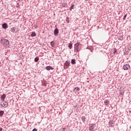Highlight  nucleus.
<instances>
[{"instance_id": "nucleus-12", "label": "nucleus", "mask_w": 131, "mask_h": 131, "mask_svg": "<svg viewBox=\"0 0 131 131\" xmlns=\"http://www.w3.org/2000/svg\"><path fill=\"white\" fill-rule=\"evenodd\" d=\"M5 99H6V94H4L1 96V100L5 101Z\"/></svg>"}, {"instance_id": "nucleus-11", "label": "nucleus", "mask_w": 131, "mask_h": 131, "mask_svg": "<svg viewBox=\"0 0 131 131\" xmlns=\"http://www.w3.org/2000/svg\"><path fill=\"white\" fill-rule=\"evenodd\" d=\"M118 39H119V40H123V36L121 35L118 36Z\"/></svg>"}, {"instance_id": "nucleus-13", "label": "nucleus", "mask_w": 131, "mask_h": 131, "mask_svg": "<svg viewBox=\"0 0 131 131\" xmlns=\"http://www.w3.org/2000/svg\"><path fill=\"white\" fill-rule=\"evenodd\" d=\"M80 91V89L78 87H76L74 89V91L76 92V93H77V92H79Z\"/></svg>"}, {"instance_id": "nucleus-25", "label": "nucleus", "mask_w": 131, "mask_h": 131, "mask_svg": "<svg viewBox=\"0 0 131 131\" xmlns=\"http://www.w3.org/2000/svg\"><path fill=\"white\" fill-rule=\"evenodd\" d=\"M114 54H116V50H115V51L114 52Z\"/></svg>"}, {"instance_id": "nucleus-27", "label": "nucleus", "mask_w": 131, "mask_h": 131, "mask_svg": "<svg viewBox=\"0 0 131 131\" xmlns=\"http://www.w3.org/2000/svg\"><path fill=\"white\" fill-rule=\"evenodd\" d=\"M66 128H63V131H65Z\"/></svg>"}, {"instance_id": "nucleus-9", "label": "nucleus", "mask_w": 131, "mask_h": 131, "mask_svg": "<svg viewBox=\"0 0 131 131\" xmlns=\"http://www.w3.org/2000/svg\"><path fill=\"white\" fill-rule=\"evenodd\" d=\"M2 28H3V29H7V28H8V24H7V23L3 24Z\"/></svg>"}, {"instance_id": "nucleus-10", "label": "nucleus", "mask_w": 131, "mask_h": 131, "mask_svg": "<svg viewBox=\"0 0 131 131\" xmlns=\"http://www.w3.org/2000/svg\"><path fill=\"white\" fill-rule=\"evenodd\" d=\"M46 70L50 71V70H54V68L52 67V66H47L46 67Z\"/></svg>"}, {"instance_id": "nucleus-18", "label": "nucleus", "mask_w": 131, "mask_h": 131, "mask_svg": "<svg viewBox=\"0 0 131 131\" xmlns=\"http://www.w3.org/2000/svg\"><path fill=\"white\" fill-rule=\"evenodd\" d=\"M68 48H70V49H72V43H69L68 45Z\"/></svg>"}, {"instance_id": "nucleus-7", "label": "nucleus", "mask_w": 131, "mask_h": 131, "mask_svg": "<svg viewBox=\"0 0 131 131\" xmlns=\"http://www.w3.org/2000/svg\"><path fill=\"white\" fill-rule=\"evenodd\" d=\"M128 68H129V64H125L123 67V69L124 70H128Z\"/></svg>"}, {"instance_id": "nucleus-16", "label": "nucleus", "mask_w": 131, "mask_h": 131, "mask_svg": "<svg viewBox=\"0 0 131 131\" xmlns=\"http://www.w3.org/2000/svg\"><path fill=\"white\" fill-rule=\"evenodd\" d=\"M81 119H82V121L83 123H84L85 122V119H86V118H85V116H82L81 117Z\"/></svg>"}, {"instance_id": "nucleus-28", "label": "nucleus", "mask_w": 131, "mask_h": 131, "mask_svg": "<svg viewBox=\"0 0 131 131\" xmlns=\"http://www.w3.org/2000/svg\"><path fill=\"white\" fill-rule=\"evenodd\" d=\"M85 1H89V0H85Z\"/></svg>"}, {"instance_id": "nucleus-22", "label": "nucleus", "mask_w": 131, "mask_h": 131, "mask_svg": "<svg viewBox=\"0 0 131 131\" xmlns=\"http://www.w3.org/2000/svg\"><path fill=\"white\" fill-rule=\"evenodd\" d=\"M127 16V14H126L123 17V21H124V20H125V19L126 18V17Z\"/></svg>"}, {"instance_id": "nucleus-5", "label": "nucleus", "mask_w": 131, "mask_h": 131, "mask_svg": "<svg viewBox=\"0 0 131 131\" xmlns=\"http://www.w3.org/2000/svg\"><path fill=\"white\" fill-rule=\"evenodd\" d=\"M18 31H19V30L18 29H17V28H16V27H12L11 28V32L12 33H16V32H18Z\"/></svg>"}, {"instance_id": "nucleus-14", "label": "nucleus", "mask_w": 131, "mask_h": 131, "mask_svg": "<svg viewBox=\"0 0 131 131\" xmlns=\"http://www.w3.org/2000/svg\"><path fill=\"white\" fill-rule=\"evenodd\" d=\"M31 36H32V37H34V36H36V34L35 32H33L31 34Z\"/></svg>"}, {"instance_id": "nucleus-6", "label": "nucleus", "mask_w": 131, "mask_h": 131, "mask_svg": "<svg viewBox=\"0 0 131 131\" xmlns=\"http://www.w3.org/2000/svg\"><path fill=\"white\" fill-rule=\"evenodd\" d=\"M54 34L56 36H57V35H58V34H59V30L58 29V28H56L54 30Z\"/></svg>"}, {"instance_id": "nucleus-4", "label": "nucleus", "mask_w": 131, "mask_h": 131, "mask_svg": "<svg viewBox=\"0 0 131 131\" xmlns=\"http://www.w3.org/2000/svg\"><path fill=\"white\" fill-rule=\"evenodd\" d=\"M69 66H70V62L66 61L63 66L64 69H67Z\"/></svg>"}, {"instance_id": "nucleus-17", "label": "nucleus", "mask_w": 131, "mask_h": 131, "mask_svg": "<svg viewBox=\"0 0 131 131\" xmlns=\"http://www.w3.org/2000/svg\"><path fill=\"white\" fill-rule=\"evenodd\" d=\"M73 9H74V5L72 4L71 7L70 8V10L72 11V10H73Z\"/></svg>"}, {"instance_id": "nucleus-21", "label": "nucleus", "mask_w": 131, "mask_h": 131, "mask_svg": "<svg viewBox=\"0 0 131 131\" xmlns=\"http://www.w3.org/2000/svg\"><path fill=\"white\" fill-rule=\"evenodd\" d=\"M110 102L108 100H105L104 101V104L105 105H108V104H109Z\"/></svg>"}, {"instance_id": "nucleus-20", "label": "nucleus", "mask_w": 131, "mask_h": 131, "mask_svg": "<svg viewBox=\"0 0 131 131\" xmlns=\"http://www.w3.org/2000/svg\"><path fill=\"white\" fill-rule=\"evenodd\" d=\"M71 63L73 64H76V62H75V59H72Z\"/></svg>"}, {"instance_id": "nucleus-1", "label": "nucleus", "mask_w": 131, "mask_h": 131, "mask_svg": "<svg viewBox=\"0 0 131 131\" xmlns=\"http://www.w3.org/2000/svg\"><path fill=\"white\" fill-rule=\"evenodd\" d=\"M1 42L4 47H8L10 44V41H9V40L4 38L1 40Z\"/></svg>"}, {"instance_id": "nucleus-3", "label": "nucleus", "mask_w": 131, "mask_h": 131, "mask_svg": "<svg viewBox=\"0 0 131 131\" xmlns=\"http://www.w3.org/2000/svg\"><path fill=\"white\" fill-rule=\"evenodd\" d=\"M1 105L2 107H4V108H7V107H8V106H9V103H8V102L2 101L1 102Z\"/></svg>"}, {"instance_id": "nucleus-19", "label": "nucleus", "mask_w": 131, "mask_h": 131, "mask_svg": "<svg viewBox=\"0 0 131 131\" xmlns=\"http://www.w3.org/2000/svg\"><path fill=\"white\" fill-rule=\"evenodd\" d=\"M39 60V58H38V57H36L34 58L35 62H38Z\"/></svg>"}, {"instance_id": "nucleus-2", "label": "nucleus", "mask_w": 131, "mask_h": 131, "mask_svg": "<svg viewBox=\"0 0 131 131\" xmlns=\"http://www.w3.org/2000/svg\"><path fill=\"white\" fill-rule=\"evenodd\" d=\"M80 45V42H77L75 44V45H74V53H77V52H78L79 47Z\"/></svg>"}, {"instance_id": "nucleus-23", "label": "nucleus", "mask_w": 131, "mask_h": 131, "mask_svg": "<svg viewBox=\"0 0 131 131\" xmlns=\"http://www.w3.org/2000/svg\"><path fill=\"white\" fill-rule=\"evenodd\" d=\"M51 47H53V48H54V46L55 45V43L52 41L51 42V43H50Z\"/></svg>"}, {"instance_id": "nucleus-8", "label": "nucleus", "mask_w": 131, "mask_h": 131, "mask_svg": "<svg viewBox=\"0 0 131 131\" xmlns=\"http://www.w3.org/2000/svg\"><path fill=\"white\" fill-rule=\"evenodd\" d=\"M94 127H95V124H91L90 125L89 130H93L94 129Z\"/></svg>"}, {"instance_id": "nucleus-26", "label": "nucleus", "mask_w": 131, "mask_h": 131, "mask_svg": "<svg viewBox=\"0 0 131 131\" xmlns=\"http://www.w3.org/2000/svg\"><path fill=\"white\" fill-rule=\"evenodd\" d=\"M0 131H3V128H0Z\"/></svg>"}, {"instance_id": "nucleus-15", "label": "nucleus", "mask_w": 131, "mask_h": 131, "mask_svg": "<svg viewBox=\"0 0 131 131\" xmlns=\"http://www.w3.org/2000/svg\"><path fill=\"white\" fill-rule=\"evenodd\" d=\"M4 113H5V112L3 111H0V117H3Z\"/></svg>"}, {"instance_id": "nucleus-24", "label": "nucleus", "mask_w": 131, "mask_h": 131, "mask_svg": "<svg viewBox=\"0 0 131 131\" xmlns=\"http://www.w3.org/2000/svg\"><path fill=\"white\" fill-rule=\"evenodd\" d=\"M32 131H37V129L35 128Z\"/></svg>"}]
</instances>
